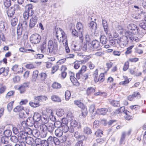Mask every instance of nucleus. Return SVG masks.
Wrapping results in <instances>:
<instances>
[{"mask_svg":"<svg viewBox=\"0 0 146 146\" xmlns=\"http://www.w3.org/2000/svg\"><path fill=\"white\" fill-rule=\"evenodd\" d=\"M128 30L125 33V34L129 37L131 41H135L136 42H138L139 39L137 37L133 36V35L138 34L139 32V27L135 24L131 23L127 26Z\"/></svg>","mask_w":146,"mask_h":146,"instance_id":"f257e3e1","label":"nucleus"},{"mask_svg":"<svg viewBox=\"0 0 146 146\" xmlns=\"http://www.w3.org/2000/svg\"><path fill=\"white\" fill-rule=\"evenodd\" d=\"M56 35L58 40L59 42H61V38H62L63 39L62 40V42L64 45L65 47L68 46L67 36L64 31L60 28L56 29Z\"/></svg>","mask_w":146,"mask_h":146,"instance_id":"f03ea898","label":"nucleus"},{"mask_svg":"<svg viewBox=\"0 0 146 146\" xmlns=\"http://www.w3.org/2000/svg\"><path fill=\"white\" fill-rule=\"evenodd\" d=\"M48 54L55 52L58 49V44L57 41L54 40L53 41L51 40H49L48 45Z\"/></svg>","mask_w":146,"mask_h":146,"instance_id":"7ed1b4c3","label":"nucleus"},{"mask_svg":"<svg viewBox=\"0 0 146 146\" xmlns=\"http://www.w3.org/2000/svg\"><path fill=\"white\" fill-rule=\"evenodd\" d=\"M129 38L128 36L123 35L117 40V42L121 46H124L128 44Z\"/></svg>","mask_w":146,"mask_h":146,"instance_id":"20e7f679","label":"nucleus"},{"mask_svg":"<svg viewBox=\"0 0 146 146\" xmlns=\"http://www.w3.org/2000/svg\"><path fill=\"white\" fill-rule=\"evenodd\" d=\"M40 36L38 34H35L31 35L30 39L32 43L36 44L39 43L40 42Z\"/></svg>","mask_w":146,"mask_h":146,"instance_id":"39448f33","label":"nucleus"},{"mask_svg":"<svg viewBox=\"0 0 146 146\" xmlns=\"http://www.w3.org/2000/svg\"><path fill=\"white\" fill-rule=\"evenodd\" d=\"M89 27L92 32L94 33L96 36H97L98 32L96 30L97 29L96 23L95 22L92 21L89 23Z\"/></svg>","mask_w":146,"mask_h":146,"instance_id":"423d86ee","label":"nucleus"},{"mask_svg":"<svg viewBox=\"0 0 146 146\" xmlns=\"http://www.w3.org/2000/svg\"><path fill=\"white\" fill-rule=\"evenodd\" d=\"M27 27V22L25 20L20 23L17 28V32H22V30H25Z\"/></svg>","mask_w":146,"mask_h":146,"instance_id":"0eeeda50","label":"nucleus"},{"mask_svg":"<svg viewBox=\"0 0 146 146\" xmlns=\"http://www.w3.org/2000/svg\"><path fill=\"white\" fill-rule=\"evenodd\" d=\"M29 87V83H24L18 88V90L20 91L21 94H23L25 92L26 88H28Z\"/></svg>","mask_w":146,"mask_h":146,"instance_id":"6e6552de","label":"nucleus"},{"mask_svg":"<svg viewBox=\"0 0 146 146\" xmlns=\"http://www.w3.org/2000/svg\"><path fill=\"white\" fill-rule=\"evenodd\" d=\"M37 21V17L36 16L33 17L30 19L29 24L30 28H33L36 25Z\"/></svg>","mask_w":146,"mask_h":146,"instance_id":"1a4fd4ad","label":"nucleus"},{"mask_svg":"<svg viewBox=\"0 0 146 146\" xmlns=\"http://www.w3.org/2000/svg\"><path fill=\"white\" fill-rule=\"evenodd\" d=\"M42 127H46L48 131L50 133H52L53 132L55 128L54 126L52 123H49L46 126L45 125H42Z\"/></svg>","mask_w":146,"mask_h":146,"instance_id":"9d476101","label":"nucleus"},{"mask_svg":"<svg viewBox=\"0 0 146 146\" xmlns=\"http://www.w3.org/2000/svg\"><path fill=\"white\" fill-rule=\"evenodd\" d=\"M27 136V134L25 132H21L20 135L18 136L19 142H25Z\"/></svg>","mask_w":146,"mask_h":146,"instance_id":"9b49d317","label":"nucleus"},{"mask_svg":"<svg viewBox=\"0 0 146 146\" xmlns=\"http://www.w3.org/2000/svg\"><path fill=\"white\" fill-rule=\"evenodd\" d=\"M47 99V98L45 96H35L34 101L36 103H39V102H42L43 101H46Z\"/></svg>","mask_w":146,"mask_h":146,"instance_id":"f8f14e48","label":"nucleus"},{"mask_svg":"<svg viewBox=\"0 0 146 146\" xmlns=\"http://www.w3.org/2000/svg\"><path fill=\"white\" fill-rule=\"evenodd\" d=\"M135 97H137L138 98H140V95L139 92H134L132 95H130L128 96L127 97V99L129 101H131L133 100L134 98Z\"/></svg>","mask_w":146,"mask_h":146,"instance_id":"ddd939ff","label":"nucleus"},{"mask_svg":"<svg viewBox=\"0 0 146 146\" xmlns=\"http://www.w3.org/2000/svg\"><path fill=\"white\" fill-rule=\"evenodd\" d=\"M45 143H47L46 141L42 140L40 139L37 138L35 139L34 143L38 146H42V144H44L45 145Z\"/></svg>","mask_w":146,"mask_h":146,"instance_id":"4468645a","label":"nucleus"},{"mask_svg":"<svg viewBox=\"0 0 146 146\" xmlns=\"http://www.w3.org/2000/svg\"><path fill=\"white\" fill-rule=\"evenodd\" d=\"M108 111L107 109L105 108H103L100 109H98L96 113L99 115H104L106 114V112Z\"/></svg>","mask_w":146,"mask_h":146,"instance_id":"2eb2a0df","label":"nucleus"},{"mask_svg":"<svg viewBox=\"0 0 146 146\" xmlns=\"http://www.w3.org/2000/svg\"><path fill=\"white\" fill-rule=\"evenodd\" d=\"M35 121L33 117H29L27 120V125L29 126H32L34 125Z\"/></svg>","mask_w":146,"mask_h":146,"instance_id":"dca6fc26","label":"nucleus"},{"mask_svg":"<svg viewBox=\"0 0 146 146\" xmlns=\"http://www.w3.org/2000/svg\"><path fill=\"white\" fill-rule=\"evenodd\" d=\"M15 9L14 7H11L8 9L7 11V15L9 17H11L15 13Z\"/></svg>","mask_w":146,"mask_h":146,"instance_id":"f3484780","label":"nucleus"},{"mask_svg":"<svg viewBox=\"0 0 146 146\" xmlns=\"http://www.w3.org/2000/svg\"><path fill=\"white\" fill-rule=\"evenodd\" d=\"M91 45L95 48H99L100 44V42L97 40H94L92 42Z\"/></svg>","mask_w":146,"mask_h":146,"instance_id":"a211bd4d","label":"nucleus"},{"mask_svg":"<svg viewBox=\"0 0 146 146\" xmlns=\"http://www.w3.org/2000/svg\"><path fill=\"white\" fill-rule=\"evenodd\" d=\"M31 133L35 137H38L40 134L39 131L37 129H33L31 130Z\"/></svg>","mask_w":146,"mask_h":146,"instance_id":"6ab92c4d","label":"nucleus"},{"mask_svg":"<svg viewBox=\"0 0 146 146\" xmlns=\"http://www.w3.org/2000/svg\"><path fill=\"white\" fill-rule=\"evenodd\" d=\"M33 118L35 121L37 122L41 119V117L40 113H35Z\"/></svg>","mask_w":146,"mask_h":146,"instance_id":"aec40b11","label":"nucleus"},{"mask_svg":"<svg viewBox=\"0 0 146 146\" xmlns=\"http://www.w3.org/2000/svg\"><path fill=\"white\" fill-rule=\"evenodd\" d=\"M19 50L20 52L24 53H26L29 52V51L34 52V50L32 49H28L26 47H21L19 48Z\"/></svg>","mask_w":146,"mask_h":146,"instance_id":"412c9836","label":"nucleus"},{"mask_svg":"<svg viewBox=\"0 0 146 146\" xmlns=\"http://www.w3.org/2000/svg\"><path fill=\"white\" fill-rule=\"evenodd\" d=\"M104 74L101 73L98 78L94 79V81L95 82H97L98 81L100 82H102L104 80Z\"/></svg>","mask_w":146,"mask_h":146,"instance_id":"4be33fe9","label":"nucleus"},{"mask_svg":"<svg viewBox=\"0 0 146 146\" xmlns=\"http://www.w3.org/2000/svg\"><path fill=\"white\" fill-rule=\"evenodd\" d=\"M47 143H45V145H43V146H48L49 144H52L54 143V137L50 136L48 138Z\"/></svg>","mask_w":146,"mask_h":146,"instance_id":"5701e85b","label":"nucleus"},{"mask_svg":"<svg viewBox=\"0 0 146 146\" xmlns=\"http://www.w3.org/2000/svg\"><path fill=\"white\" fill-rule=\"evenodd\" d=\"M76 27L77 29L79 31V34L82 35V31L83 30V27L82 23L80 22H78L76 25Z\"/></svg>","mask_w":146,"mask_h":146,"instance_id":"b1692460","label":"nucleus"},{"mask_svg":"<svg viewBox=\"0 0 146 146\" xmlns=\"http://www.w3.org/2000/svg\"><path fill=\"white\" fill-rule=\"evenodd\" d=\"M54 133L56 136L58 137H61L63 135L62 131L58 128L56 129Z\"/></svg>","mask_w":146,"mask_h":146,"instance_id":"393cba45","label":"nucleus"},{"mask_svg":"<svg viewBox=\"0 0 146 146\" xmlns=\"http://www.w3.org/2000/svg\"><path fill=\"white\" fill-rule=\"evenodd\" d=\"M100 40L101 43L103 44H106L108 41L106 37L104 35L101 36L100 38Z\"/></svg>","mask_w":146,"mask_h":146,"instance_id":"a878e982","label":"nucleus"},{"mask_svg":"<svg viewBox=\"0 0 146 146\" xmlns=\"http://www.w3.org/2000/svg\"><path fill=\"white\" fill-rule=\"evenodd\" d=\"M125 108L124 106H122L121 107L120 109L117 110L116 111V113H118L120 112L124 113L125 114H127V112L129 113V111H127L126 110H125Z\"/></svg>","mask_w":146,"mask_h":146,"instance_id":"bb28decb","label":"nucleus"},{"mask_svg":"<svg viewBox=\"0 0 146 146\" xmlns=\"http://www.w3.org/2000/svg\"><path fill=\"white\" fill-rule=\"evenodd\" d=\"M3 133L5 137L8 138L11 136L12 132L11 131L8 129L5 130L4 131Z\"/></svg>","mask_w":146,"mask_h":146,"instance_id":"cd10ccee","label":"nucleus"},{"mask_svg":"<svg viewBox=\"0 0 146 146\" xmlns=\"http://www.w3.org/2000/svg\"><path fill=\"white\" fill-rule=\"evenodd\" d=\"M82 108L81 114L80 115L81 118L86 116L88 113L87 110L86 108Z\"/></svg>","mask_w":146,"mask_h":146,"instance_id":"c85d7f7f","label":"nucleus"},{"mask_svg":"<svg viewBox=\"0 0 146 146\" xmlns=\"http://www.w3.org/2000/svg\"><path fill=\"white\" fill-rule=\"evenodd\" d=\"M102 24L104 31L107 33L108 30V25L106 21L104 19H102Z\"/></svg>","mask_w":146,"mask_h":146,"instance_id":"c756f323","label":"nucleus"},{"mask_svg":"<svg viewBox=\"0 0 146 146\" xmlns=\"http://www.w3.org/2000/svg\"><path fill=\"white\" fill-rule=\"evenodd\" d=\"M52 100L54 102H60L61 101V98L56 95H53L51 96Z\"/></svg>","mask_w":146,"mask_h":146,"instance_id":"7c9ffc66","label":"nucleus"},{"mask_svg":"<svg viewBox=\"0 0 146 146\" xmlns=\"http://www.w3.org/2000/svg\"><path fill=\"white\" fill-rule=\"evenodd\" d=\"M40 50L42 52L48 54V50H46V45H42L40 47Z\"/></svg>","mask_w":146,"mask_h":146,"instance_id":"2f4dec72","label":"nucleus"},{"mask_svg":"<svg viewBox=\"0 0 146 146\" xmlns=\"http://www.w3.org/2000/svg\"><path fill=\"white\" fill-rule=\"evenodd\" d=\"M95 91V90L94 88L92 87H89L86 90V93L88 95H89L94 92Z\"/></svg>","mask_w":146,"mask_h":146,"instance_id":"473e14b6","label":"nucleus"},{"mask_svg":"<svg viewBox=\"0 0 146 146\" xmlns=\"http://www.w3.org/2000/svg\"><path fill=\"white\" fill-rule=\"evenodd\" d=\"M83 132L84 133L86 134H90L92 133V130L89 127H86L84 129Z\"/></svg>","mask_w":146,"mask_h":146,"instance_id":"72a5a7b5","label":"nucleus"},{"mask_svg":"<svg viewBox=\"0 0 146 146\" xmlns=\"http://www.w3.org/2000/svg\"><path fill=\"white\" fill-rule=\"evenodd\" d=\"M74 104L78 106L79 107L82 108L84 107L83 103L78 100H75L74 102Z\"/></svg>","mask_w":146,"mask_h":146,"instance_id":"f704fd0d","label":"nucleus"},{"mask_svg":"<svg viewBox=\"0 0 146 146\" xmlns=\"http://www.w3.org/2000/svg\"><path fill=\"white\" fill-rule=\"evenodd\" d=\"M71 93L70 91L67 90L65 92V100L66 101H68L69 100L70 97Z\"/></svg>","mask_w":146,"mask_h":146,"instance_id":"c9c22d12","label":"nucleus"},{"mask_svg":"<svg viewBox=\"0 0 146 146\" xmlns=\"http://www.w3.org/2000/svg\"><path fill=\"white\" fill-rule=\"evenodd\" d=\"M110 104L111 105L114 106L119 107L120 106V104L119 101L113 100L110 102Z\"/></svg>","mask_w":146,"mask_h":146,"instance_id":"e433bc0d","label":"nucleus"},{"mask_svg":"<svg viewBox=\"0 0 146 146\" xmlns=\"http://www.w3.org/2000/svg\"><path fill=\"white\" fill-rule=\"evenodd\" d=\"M11 141L15 143H17L19 142L18 137H17L15 136H12L11 137Z\"/></svg>","mask_w":146,"mask_h":146,"instance_id":"4c0bfd02","label":"nucleus"},{"mask_svg":"<svg viewBox=\"0 0 146 146\" xmlns=\"http://www.w3.org/2000/svg\"><path fill=\"white\" fill-rule=\"evenodd\" d=\"M67 118L69 121L73 120L74 117L73 114L71 112H68L67 115Z\"/></svg>","mask_w":146,"mask_h":146,"instance_id":"58836bf2","label":"nucleus"},{"mask_svg":"<svg viewBox=\"0 0 146 146\" xmlns=\"http://www.w3.org/2000/svg\"><path fill=\"white\" fill-rule=\"evenodd\" d=\"M52 86L54 89H59L61 88V84L59 83L54 82Z\"/></svg>","mask_w":146,"mask_h":146,"instance_id":"ea45409f","label":"nucleus"},{"mask_svg":"<svg viewBox=\"0 0 146 146\" xmlns=\"http://www.w3.org/2000/svg\"><path fill=\"white\" fill-rule=\"evenodd\" d=\"M34 141L33 138L31 137L27 136L25 142L28 144H31Z\"/></svg>","mask_w":146,"mask_h":146,"instance_id":"a19ab883","label":"nucleus"},{"mask_svg":"<svg viewBox=\"0 0 146 146\" xmlns=\"http://www.w3.org/2000/svg\"><path fill=\"white\" fill-rule=\"evenodd\" d=\"M70 80L73 84L75 82H76L77 81L74 76V73L72 72L70 73Z\"/></svg>","mask_w":146,"mask_h":146,"instance_id":"79ce46f5","label":"nucleus"},{"mask_svg":"<svg viewBox=\"0 0 146 146\" xmlns=\"http://www.w3.org/2000/svg\"><path fill=\"white\" fill-rule=\"evenodd\" d=\"M64 110L62 109H59L56 112V114L59 117L62 116L64 115Z\"/></svg>","mask_w":146,"mask_h":146,"instance_id":"37998d69","label":"nucleus"},{"mask_svg":"<svg viewBox=\"0 0 146 146\" xmlns=\"http://www.w3.org/2000/svg\"><path fill=\"white\" fill-rule=\"evenodd\" d=\"M61 127L62 129V132H64L66 133L68 131L69 129V127L67 125H62Z\"/></svg>","mask_w":146,"mask_h":146,"instance_id":"c03bdc74","label":"nucleus"},{"mask_svg":"<svg viewBox=\"0 0 146 146\" xmlns=\"http://www.w3.org/2000/svg\"><path fill=\"white\" fill-rule=\"evenodd\" d=\"M29 104L33 108H36L40 106V104L39 103H36L35 102H29Z\"/></svg>","mask_w":146,"mask_h":146,"instance_id":"a18cd8bd","label":"nucleus"},{"mask_svg":"<svg viewBox=\"0 0 146 146\" xmlns=\"http://www.w3.org/2000/svg\"><path fill=\"white\" fill-rule=\"evenodd\" d=\"M23 110V107L22 106H18L13 109V111H14L17 112L22 111Z\"/></svg>","mask_w":146,"mask_h":146,"instance_id":"49530a36","label":"nucleus"},{"mask_svg":"<svg viewBox=\"0 0 146 146\" xmlns=\"http://www.w3.org/2000/svg\"><path fill=\"white\" fill-rule=\"evenodd\" d=\"M18 21L17 18L15 17L11 20V24L13 26H15L17 25V23Z\"/></svg>","mask_w":146,"mask_h":146,"instance_id":"de8ad7c7","label":"nucleus"},{"mask_svg":"<svg viewBox=\"0 0 146 146\" xmlns=\"http://www.w3.org/2000/svg\"><path fill=\"white\" fill-rule=\"evenodd\" d=\"M55 127H61L62 124L60 121H55L54 124Z\"/></svg>","mask_w":146,"mask_h":146,"instance_id":"09e8293b","label":"nucleus"},{"mask_svg":"<svg viewBox=\"0 0 146 146\" xmlns=\"http://www.w3.org/2000/svg\"><path fill=\"white\" fill-rule=\"evenodd\" d=\"M71 126L72 127H75L77 126L78 123L76 120H73L70 121Z\"/></svg>","mask_w":146,"mask_h":146,"instance_id":"8fccbe9b","label":"nucleus"},{"mask_svg":"<svg viewBox=\"0 0 146 146\" xmlns=\"http://www.w3.org/2000/svg\"><path fill=\"white\" fill-rule=\"evenodd\" d=\"M26 67L29 69H32L36 68V66L33 64H29L26 65Z\"/></svg>","mask_w":146,"mask_h":146,"instance_id":"3c124183","label":"nucleus"},{"mask_svg":"<svg viewBox=\"0 0 146 146\" xmlns=\"http://www.w3.org/2000/svg\"><path fill=\"white\" fill-rule=\"evenodd\" d=\"M134 46L133 45H131L127 48V50L125 52L126 54H130L132 52L131 49Z\"/></svg>","mask_w":146,"mask_h":146,"instance_id":"603ef678","label":"nucleus"},{"mask_svg":"<svg viewBox=\"0 0 146 146\" xmlns=\"http://www.w3.org/2000/svg\"><path fill=\"white\" fill-rule=\"evenodd\" d=\"M104 51H99L96 52L95 54L94 55L96 56H102L104 55Z\"/></svg>","mask_w":146,"mask_h":146,"instance_id":"864d4df0","label":"nucleus"},{"mask_svg":"<svg viewBox=\"0 0 146 146\" xmlns=\"http://www.w3.org/2000/svg\"><path fill=\"white\" fill-rule=\"evenodd\" d=\"M40 77V78L42 80H44L47 78V75L45 73H41L39 75Z\"/></svg>","mask_w":146,"mask_h":146,"instance_id":"5fc2aeb1","label":"nucleus"},{"mask_svg":"<svg viewBox=\"0 0 146 146\" xmlns=\"http://www.w3.org/2000/svg\"><path fill=\"white\" fill-rule=\"evenodd\" d=\"M38 70H35L33 72V78L36 79L38 75Z\"/></svg>","mask_w":146,"mask_h":146,"instance_id":"6e6d98bb","label":"nucleus"},{"mask_svg":"<svg viewBox=\"0 0 146 146\" xmlns=\"http://www.w3.org/2000/svg\"><path fill=\"white\" fill-rule=\"evenodd\" d=\"M13 103V102H10L7 105V109L9 111H11L12 109Z\"/></svg>","mask_w":146,"mask_h":146,"instance_id":"4d7b16f0","label":"nucleus"},{"mask_svg":"<svg viewBox=\"0 0 146 146\" xmlns=\"http://www.w3.org/2000/svg\"><path fill=\"white\" fill-rule=\"evenodd\" d=\"M125 136V133L124 132H122V134L121 135L120 141V142L121 143H122L123 141L124 140Z\"/></svg>","mask_w":146,"mask_h":146,"instance_id":"13d9d810","label":"nucleus"},{"mask_svg":"<svg viewBox=\"0 0 146 146\" xmlns=\"http://www.w3.org/2000/svg\"><path fill=\"white\" fill-rule=\"evenodd\" d=\"M4 4L5 7H9L11 4V1H5L4 2Z\"/></svg>","mask_w":146,"mask_h":146,"instance_id":"bf43d9fd","label":"nucleus"},{"mask_svg":"<svg viewBox=\"0 0 146 146\" xmlns=\"http://www.w3.org/2000/svg\"><path fill=\"white\" fill-rule=\"evenodd\" d=\"M59 68V66L58 65L53 66L52 68V73H54L56 72Z\"/></svg>","mask_w":146,"mask_h":146,"instance_id":"052dcab7","label":"nucleus"},{"mask_svg":"<svg viewBox=\"0 0 146 146\" xmlns=\"http://www.w3.org/2000/svg\"><path fill=\"white\" fill-rule=\"evenodd\" d=\"M60 137V141L61 143H63L66 141L67 138L66 137L65 135H62Z\"/></svg>","mask_w":146,"mask_h":146,"instance_id":"680f3d73","label":"nucleus"},{"mask_svg":"<svg viewBox=\"0 0 146 146\" xmlns=\"http://www.w3.org/2000/svg\"><path fill=\"white\" fill-rule=\"evenodd\" d=\"M94 48L93 47V46L91 45V43H90L86 51L88 52H91L93 50V49Z\"/></svg>","mask_w":146,"mask_h":146,"instance_id":"e2e57ef3","label":"nucleus"},{"mask_svg":"<svg viewBox=\"0 0 146 146\" xmlns=\"http://www.w3.org/2000/svg\"><path fill=\"white\" fill-rule=\"evenodd\" d=\"M95 135L98 137H101L103 135L102 131L100 130H98L95 133Z\"/></svg>","mask_w":146,"mask_h":146,"instance_id":"0e129e2a","label":"nucleus"},{"mask_svg":"<svg viewBox=\"0 0 146 146\" xmlns=\"http://www.w3.org/2000/svg\"><path fill=\"white\" fill-rule=\"evenodd\" d=\"M54 143L55 145H59L60 141L58 138L55 137H54Z\"/></svg>","mask_w":146,"mask_h":146,"instance_id":"69168bd1","label":"nucleus"},{"mask_svg":"<svg viewBox=\"0 0 146 146\" xmlns=\"http://www.w3.org/2000/svg\"><path fill=\"white\" fill-rule=\"evenodd\" d=\"M140 27L144 30H146V23L141 22L139 24Z\"/></svg>","mask_w":146,"mask_h":146,"instance_id":"338daca9","label":"nucleus"},{"mask_svg":"<svg viewBox=\"0 0 146 146\" xmlns=\"http://www.w3.org/2000/svg\"><path fill=\"white\" fill-rule=\"evenodd\" d=\"M85 40L86 42L90 43L91 39L89 35L87 34L86 35L85 37Z\"/></svg>","mask_w":146,"mask_h":146,"instance_id":"774afa93","label":"nucleus"}]
</instances>
